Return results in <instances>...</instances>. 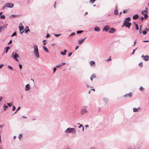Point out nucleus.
<instances>
[{"label": "nucleus", "instance_id": "63", "mask_svg": "<svg viewBox=\"0 0 149 149\" xmlns=\"http://www.w3.org/2000/svg\"><path fill=\"white\" fill-rule=\"evenodd\" d=\"M2 99V98L1 97H0V101H1Z\"/></svg>", "mask_w": 149, "mask_h": 149}, {"label": "nucleus", "instance_id": "45", "mask_svg": "<svg viewBox=\"0 0 149 149\" xmlns=\"http://www.w3.org/2000/svg\"><path fill=\"white\" fill-rule=\"evenodd\" d=\"M127 11H128V10H124L123 11V13H126L127 12Z\"/></svg>", "mask_w": 149, "mask_h": 149}, {"label": "nucleus", "instance_id": "47", "mask_svg": "<svg viewBox=\"0 0 149 149\" xmlns=\"http://www.w3.org/2000/svg\"><path fill=\"white\" fill-rule=\"evenodd\" d=\"M30 31V30L29 29H28L26 30L25 31V33H27L28 31Z\"/></svg>", "mask_w": 149, "mask_h": 149}, {"label": "nucleus", "instance_id": "28", "mask_svg": "<svg viewBox=\"0 0 149 149\" xmlns=\"http://www.w3.org/2000/svg\"><path fill=\"white\" fill-rule=\"evenodd\" d=\"M9 49H10L9 47L8 46V47H7L6 48V53H7L8 52V50Z\"/></svg>", "mask_w": 149, "mask_h": 149}, {"label": "nucleus", "instance_id": "41", "mask_svg": "<svg viewBox=\"0 0 149 149\" xmlns=\"http://www.w3.org/2000/svg\"><path fill=\"white\" fill-rule=\"evenodd\" d=\"M62 66V64H60L58 65H56V68H58V67L61 66Z\"/></svg>", "mask_w": 149, "mask_h": 149}, {"label": "nucleus", "instance_id": "4", "mask_svg": "<svg viewBox=\"0 0 149 149\" xmlns=\"http://www.w3.org/2000/svg\"><path fill=\"white\" fill-rule=\"evenodd\" d=\"M131 24L130 22H128L127 21L124 20L123 21V25H122V27H123L124 26H125L126 27L129 28L131 26Z\"/></svg>", "mask_w": 149, "mask_h": 149}, {"label": "nucleus", "instance_id": "19", "mask_svg": "<svg viewBox=\"0 0 149 149\" xmlns=\"http://www.w3.org/2000/svg\"><path fill=\"white\" fill-rule=\"evenodd\" d=\"M67 51V50H66L65 49L64 50L63 52H61V53L62 55H64L66 54V52Z\"/></svg>", "mask_w": 149, "mask_h": 149}, {"label": "nucleus", "instance_id": "12", "mask_svg": "<svg viewBox=\"0 0 149 149\" xmlns=\"http://www.w3.org/2000/svg\"><path fill=\"white\" fill-rule=\"evenodd\" d=\"M19 29L20 30V34H22L24 31H22V32H21V31L22 30L24 29V27L23 26H19Z\"/></svg>", "mask_w": 149, "mask_h": 149}, {"label": "nucleus", "instance_id": "37", "mask_svg": "<svg viewBox=\"0 0 149 149\" xmlns=\"http://www.w3.org/2000/svg\"><path fill=\"white\" fill-rule=\"evenodd\" d=\"M22 134H19V135L18 136V138L19 139H20V138L22 137Z\"/></svg>", "mask_w": 149, "mask_h": 149}, {"label": "nucleus", "instance_id": "24", "mask_svg": "<svg viewBox=\"0 0 149 149\" xmlns=\"http://www.w3.org/2000/svg\"><path fill=\"white\" fill-rule=\"evenodd\" d=\"M3 107L4 108V110H6V109L8 107V106L5 104L3 105Z\"/></svg>", "mask_w": 149, "mask_h": 149}, {"label": "nucleus", "instance_id": "30", "mask_svg": "<svg viewBox=\"0 0 149 149\" xmlns=\"http://www.w3.org/2000/svg\"><path fill=\"white\" fill-rule=\"evenodd\" d=\"M54 35L55 36H56L57 37L61 35V34H54Z\"/></svg>", "mask_w": 149, "mask_h": 149}, {"label": "nucleus", "instance_id": "51", "mask_svg": "<svg viewBox=\"0 0 149 149\" xmlns=\"http://www.w3.org/2000/svg\"><path fill=\"white\" fill-rule=\"evenodd\" d=\"M83 125L82 124H80V126H79L78 128H79L81 127H83Z\"/></svg>", "mask_w": 149, "mask_h": 149}, {"label": "nucleus", "instance_id": "31", "mask_svg": "<svg viewBox=\"0 0 149 149\" xmlns=\"http://www.w3.org/2000/svg\"><path fill=\"white\" fill-rule=\"evenodd\" d=\"M5 16L4 15H2L1 16L0 18L2 19H4L5 18Z\"/></svg>", "mask_w": 149, "mask_h": 149}, {"label": "nucleus", "instance_id": "58", "mask_svg": "<svg viewBox=\"0 0 149 149\" xmlns=\"http://www.w3.org/2000/svg\"><path fill=\"white\" fill-rule=\"evenodd\" d=\"M149 42V41L148 40H145L143 41V42Z\"/></svg>", "mask_w": 149, "mask_h": 149}, {"label": "nucleus", "instance_id": "38", "mask_svg": "<svg viewBox=\"0 0 149 149\" xmlns=\"http://www.w3.org/2000/svg\"><path fill=\"white\" fill-rule=\"evenodd\" d=\"M7 104L9 107H11L12 105V104L11 103H7Z\"/></svg>", "mask_w": 149, "mask_h": 149}, {"label": "nucleus", "instance_id": "13", "mask_svg": "<svg viewBox=\"0 0 149 149\" xmlns=\"http://www.w3.org/2000/svg\"><path fill=\"white\" fill-rule=\"evenodd\" d=\"M124 97H132V93H130L128 94H125L124 95Z\"/></svg>", "mask_w": 149, "mask_h": 149}, {"label": "nucleus", "instance_id": "5", "mask_svg": "<svg viewBox=\"0 0 149 149\" xmlns=\"http://www.w3.org/2000/svg\"><path fill=\"white\" fill-rule=\"evenodd\" d=\"M14 5L11 3H7L6 4V6L7 8H11L14 6Z\"/></svg>", "mask_w": 149, "mask_h": 149}, {"label": "nucleus", "instance_id": "43", "mask_svg": "<svg viewBox=\"0 0 149 149\" xmlns=\"http://www.w3.org/2000/svg\"><path fill=\"white\" fill-rule=\"evenodd\" d=\"M19 65L20 69H22V65L20 64H19Z\"/></svg>", "mask_w": 149, "mask_h": 149}, {"label": "nucleus", "instance_id": "56", "mask_svg": "<svg viewBox=\"0 0 149 149\" xmlns=\"http://www.w3.org/2000/svg\"><path fill=\"white\" fill-rule=\"evenodd\" d=\"M3 64H2L0 65V68H2V67L3 66Z\"/></svg>", "mask_w": 149, "mask_h": 149}, {"label": "nucleus", "instance_id": "16", "mask_svg": "<svg viewBox=\"0 0 149 149\" xmlns=\"http://www.w3.org/2000/svg\"><path fill=\"white\" fill-rule=\"evenodd\" d=\"M94 30L95 31H97V32L99 31L100 30V28L98 26H97L95 27V28L94 29Z\"/></svg>", "mask_w": 149, "mask_h": 149}, {"label": "nucleus", "instance_id": "22", "mask_svg": "<svg viewBox=\"0 0 149 149\" xmlns=\"http://www.w3.org/2000/svg\"><path fill=\"white\" fill-rule=\"evenodd\" d=\"M134 23L135 24V26H136V30H139V26H138V25H137V24H136L135 22H134Z\"/></svg>", "mask_w": 149, "mask_h": 149}, {"label": "nucleus", "instance_id": "18", "mask_svg": "<svg viewBox=\"0 0 149 149\" xmlns=\"http://www.w3.org/2000/svg\"><path fill=\"white\" fill-rule=\"evenodd\" d=\"M139 17L138 15H135L133 16V19H136Z\"/></svg>", "mask_w": 149, "mask_h": 149}, {"label": "nucleus", "instance_id": "62", "mask_svg": "<svg viewBox=\"0 0 149 149\" xmlns=\"http://www.w3.org/2000/svg\"><path fill=\"white\" fill-rule=\"evenodd\" d=\"M79 47V46L78 45L76 47V48H75V50H76Z\"/></svg>", "mask_w": 149, "mask_h": 149}, {"label": "nucleus", "instance_id": "49", "mask_svg": "<svg viewBox=\"0 0 149 149\" xmlns=\"http://www.w3.org/2000/svg\"><path fill=\"white\" fill-rule=\"evenodd\" d=\"M143 88L142 87V86H140V87L139 88V89L141 90V91H142L143 90Z\"/></svg>", "mask_w": 149, "mask_h": 149}, {"label": "nucleus", "instance_id": "15", "mask_svg": "<svg viewBox=\"0 0 149 149\" xmlns=\"http://www.w3.org/2000/svg\"><path fill=\"white\" fill-rule=\"evenodd\" d=\"M114 14L115 15H117L118 14V12L117 9V6H116L115 7V8L114 11Z\"/></svg>", "mask_w": 149, "mask_h": 149}, {"label": "nucleus", "instance_id": "7", "mask_svg": "<svg viewBox=\"0 0 149 149\" xmlns=\"http://www.w3.org/2000/svg\"><path fill=\"white\" fill-rule=\"evenodd\" d=\"M88 112V111L86 109H82L81 111V114L82 115H84L86 113H87Z\"/></svg>", "mask_w": 149, "mask_h": 149}, {"label": "nucleus", "instance_id": "8", "mask_svg": "<svg viewBox=\"0 0 149 149\" xmlns=\"http://www.w3.org/2000/svg\"><path fill=\"white\" fill-rule=\"evenodd\" d=\"M86 37L85 38H84L81 40H78V43L79 45H81L84 41L86 39Z\"/></svg>", "mask_w": 149, "mask_h": 149}, {"label": "nucleus", "instance_id": "64", "mask_svg": "<svg viewBox=\"0 0 149 149\" xmlns=\"http://www.w3.org/2000/svg\"><path fill=\"white\" fill-rule=\"evenodd\" d=\"M6 4L5 5V6H4L3 7V9H5V8H6Z\"/></svg>", "mask_w": 149, "mask_h": 149}, {"label": "nucleus", "instance_id": "46", "mask_svg": "<svg viewBox=\"0 0 149 149\" xmlns=\"http://www.w3.org/2000/svg\"><path fill=\"white\" fill-rule=\"evenodd\" d=\"M56 67L55 68H53V72L54 73L55 71H56Z\"/></svg>", "mask_w": 149, "mask_h": 149}, {"label": "nucleus", "instance_id": "57", "mask_svg": "<svg viewBox=\"0 0 149 149\" xmlns=\"http://www.w3.org/2000/svg\"><path fill=\"white\" fill-rule=\"evenodd\" d=\"M141 19L142 20V21H143V20L144 19V17H141Z\"/></svg>", "mask_w": 149, "mask_h": 149}, {"label": "nucleus", "instance_id": "17", "mask_svg": "<svg viewBox=\"0 0 149 149\" xmlns=\"http://www.w3.org/2000/svg\"><path fill=\"white\" fill-rule=\"evenodd\" d=\"M43 49L46 52L48 53L49 50L45 46H43Z\"/></svg>", "mask_w": 149, "mask_h": 149}, {"label": "nucleus", "instance_id": "10", "mask_svg": "<svg viewBox=\"0 0 149 149\" xmlns=\"http://www.w3.org/2000/svg\"><path fill=\"white\" fill-rule=\"evenodd\" d=\"M115 31L116 30L114 28H111L109 29V33H114Z\"/></svg>", "mask_w": 149, "mask_h": 149}, {"label": "nucleus", "instance_id": "52", "mask_svg": "<svg viewBox=\"0 0 149 149\" xmlns=\"http://www.w3.org/2000/svg\"><path fill=\"white\" fill-rule=\"evenodd\" d=\"M72 54V52H70V53L69 54H68V57H70V56H71V55Z\"/></svg>", "mask_w": 149, "mask_h": 149}, {"label": "nucleus", "instance_id": "59", "mask_svg": "<svg viewBox=\"0 0 149 149\" xmlns=\"http://www.w3.org/2000/svg\"><path fill=\"white\" fill-rule=\"evenodd\" d=\"M12 42V40H10L9 42V43L8 44V45L10 43H11Z\"/></svg>", "mask_w": 149, "mask_h": 149}, {"label": "nucleus", "instance_id": "35", "mask_svg": "<svg viewBox=\"0 0 149 149\" xmlns=\"http://www.w3.org/2000/svg\"><path fill=\"white\" fill-rule=\"evenodd\" d=\"M141 25L140 26L139 28V32L140 33H141Z\"/></svg>", "mask_w": 149, "mask_h": 149}, {"label": "nucleus", "instance_id": "53", "mask_svg": "<svg viewBox=\"0 0 149 149\" xmlns=\"http://www.w3.org/2000/svg\"><path fill=\"white\" fill-rule=\"evenodd\" d=\"M136 40H135L134 42V44L132 45L133 46H134L136 44Z\"/></svg>", "mask_w": 149, "mask_h": 149}, {"label": "nucleus", "instance_id": "32", "mask_svg": "<svg viewBox=\"0 0 149 149\" xmlns=\"http://www.w3.org/2000/svg\"><path fill=\"white\" fill-rule=\"evenodd\" d=\"M142 33L144 35H146L147 33V32L144 30L143 31Z\"/></svg>", "mask_w": 149, "mask_h": 149}, {"label": "nucleus", "instance_id": "25", "mask_svg": "<svg viewBox=\"0 0 149 149\" xmlns=\"http://www.w3.org/2000/svg\"><path fill=\"white\" fill-rule=\"evenodd\" d=\"M17 35V33H16V32H14L12 34V35L11 36V37H13L14 36H16Z\"/></svg>", "mask_w": 149, "mask_h": 149}, {"label": "nucleus", "instance_id": "3", "mask_svg": "<svg viewBox=\"0 0 149 149\" xmlns=\"http://www.w3.org/2000/svg\"><path fill=\"white\" fill-rule=\"evenodd\" d=\"M11 57L15 59L17 61L19 62V60L17 59V58L19 57V55L16 53L13 52L11 54Z\"/></svg>", "mask_w": 149, "mask_h": 149}, {"label": "nucleus", "instance_id": "26", "mask_svg": "<svg viewBox=\"0 0 149 149\" xmlns=\"http://www.w3.org/2000/svg\"><path fill=\"white\" fill-rule=\"evenodd\" d=\"M17 17V15H12L10 16V18H13V17Z\"/></svg>", "mask_w": 149, "mask_h": 149}, {"label": "nucleus", "instance_id": "1", "mask_svg": "<svg viewBox=\"0 0 149 149\" xmlns=\"http://www.w3.org/2000/svg\"><path fill=\"white\" fill-rule=\"evenodd\" d=\"M34 48L33 52L35 56L37 58L40 57V56L38 52V46L37 45H35L33 46Z\"/></svg>", "mask_w": 149, "mask_h": 149}, {"label": "nucleus", "instance_id": "55", "mask_svg": "<svg viewBox=\"0 0 149 149\" xmlns=\"http://www.w3.org/2000/svg\"><path fill=\"white\" fill-rule=\"evenodd\" d=\"M20 109V107H18L17 109V111Z\"/></svg>", "mask_w": 149, "mask_h": 149}, {"label": "nucleus", "instance_id": "60", "mask_svg": "<svg viewBox=\"0 0 149 149\" xmlns=\"http://www.w3.org/2000/svg\"><path fill=\"white\" fill-rule=\"evenodd\" d=\"M89 127V125H86L85 126V127L86 128H87V127Z\"/></svg>", "mask_w": 149, "mask_h": 149}, {"label": "nucleus", "instance_id": "44", "mask_svg": "<svg viewBox=\"0 0 149 149\" xmlns=\"http://www.w3.org/2000/svg\"><path fill=\"white\" fill-rule=\"evenodd\" d=\"M111 57L110 56L109 58L107 59V60H106V61H108V62H109V61H111Z\"/></svg>", "mask_w": 149, "mask_h": 149}, {"label": "nucleus", "instance_id": "40", "mask_svg": "<svg viewBox=\"0 0 149 149\" xmlns=\"http://www.w3.org/2000/svg\"><path fill=\"white\" fill-rule=\"evenodd\" d=\"M139 65L140 67H142L143 66L142 63L141 62L139 64Z\"/></svg>", "mask_w": 149, "mask_h": 149}, {"label": "nucleus", "instance_id": "29", "mask_svg": "<svg viewBox=\"0 0 149 149\" xmlns=\"http://www.w3.org/2000/svg\"><path fill=\"white\" fill-rule=\"evenodd\" d=\"M8 68L10 70H13V68L10 65H8Z\"/></svg>", "mask_w": 149, "mask_h": 149}, {"label": "nucleus", "instance_id": "9", "mask_svg": "<svg viewBox=\"0 0 149 149\" xmlns=\"http://www.w3.org/2000/svg\"><path fill=\"white\" fill-rule=\"evenodd\" d=\"M109 26L108 25L105 26L104 27L103 31H107L109 30Z\"/></svg>", "mask_w": 149, "mask_h": 149}, {"label": "nucleus", "instance_id": "36", "mask_svg": "<svg viewBox=\"0 0 149 149\" xmlns=\"http://www.w3.org/2000/svg\"><path fill=\"white\" fill-rule=\"evenodd\" d=\"M144 15V17L145 18H147L148 17V15H147V14H146V13L144 15Z\"/></svg>", "mask_w": 149, "mask_h": 149}, {"label": "nucleus", "instance_id": "39", "mask_svg": "<svg viewBox=\"0 0 149 149\" xmlns=\"http://www.w3.org/2000/svg\"><path fill=\"white\" fill-rule=\"evenodd\" d=\"M137 48H136L135 49H133V52H132V53L131 54L132 55V54H134V52L135 51L136 49H137Z\"/></svg>", "mask_w": 149, "mask_h": 149}, {"label": "nucleus", "instance_id": "54", "mask_svg": "<svg viewBox=\"0 0 149 149\" xmlns=\"http://www.w3.org/2000/svg\"><path fill=\"white\" fill-rule=\"evenodd\" d=\"M56 1H55V3H54V8H56Z\"/></svg>", "mask_w": 149, "mask_h": 149}, {"label": "nucleus", "instance_id": "14", "mask_svg": "<svg viewBox=\"0 0 149 149\" xmlns=\"http://www.w3.org/2000/svg\"><path fill=\"white\" fill-rule=\"evenodd\" d=\"M30 89V86L29 84H28L26 85L25 90L27 91Z\"/></svg>", "mask_w": 149, "mask_h": 149}, {"label": "nucleus", "instance_id": "50", "mask_svg": "<svg viewBox=\"0 0 149 149\" xmlns=\"http://www.w3.org/2000/svg\"><path fill=\"white\" fill-rule=\"evenodd\" d=\"M103 100L105 102H107L108 101L107 99L106 98L104 99Z\"/></svg>", "mask_w": 149, "mask_h": 149}, {"label": "nucleus", "instance_id": "20", "mask_svg": "<svg viewBox=\"0 0 149 149\" xmlns=\"http://www.w3.org/2000/svg\"><path fill=\"white\" fill-rule=\"evenodd\" d=\"M95 74H93L91 77L90 79L92 81L93 78H95Z\"/></svg>", "mask_w": 149, "mask_h": 149}, {"label": "nucleus", "instance_id": "23", "mask_svg": "<svg viewBox=\"0 0 149 149\" xmlns=\"http://www.w3.org/2000/svg\"><path fill=\"white\" fill-rule=\"evenodd\" d=\"M139 108H133V111L134 112H136L137 111L138 109Z\"/></svg>", "mask_w": 149, "mask_h": 149}, {"label": "nucleus", "instance_id": "6", "mask_svg": "<svg viewBox=\"0 0 149 149\" xmlns=\"http://www.w3.org/2000/svg\"><path fill=\"white\" fill-rule=\"evenodd\" d=\"M141 57L143 58V60L145 61H147L149 60V56L148 55L145 56L142 55Z\"/></svg>", "mask_w": 149, "mask_h": 149}, {"label": "nucleus", "instance_id": "11", "mask_svg": "<svg viewBox=\"0 0 149 149\" xmlns=\"http://www.w3.org/2000/svg\"><path fill=\"white\" fill-rule=\"evenodd\" d=\"M145 8L146 10H143L141 12V14L143 15H144L146 13L147 14V13H148V12H147V10L148 9L147 8Z\"/></svg>", "mask_w": 149, "mask_h": 149}, {"label": "nucleus", "instance_id": "34", "mask_svg": "<svg viewBox=\"0 0 149 149\" xmlns=\"http://www.w3.org/2000/svg\"><path fill=\"white\" fill-rule=\"evenodd\" d=\"M15 109H16L14 105H13V109H12V111H14V110H15Z\"/></svg>", "mask_w": 149, "mask_h": 149}, {"label": "nucleus", "instance_id": "61", "mask_svg": "<svg viewBox=\"0 0 149 149\" xmlns=\"http://www.w3.org/2000/svg\"><path fill=\"white\" fill-rule=\"evenodd\" d=\"M145 30V31L146 30V31H149V29L148 28H146Z\"/></svg>", "mask_w": 149, "mask_h": 149}, {"label": "nucleus", "instance_id": "27", "mask_svg": "<svg viewBox=\"0 0 149 149\" xmlns=\"http://www.w3.org/2000/svg\"><path fill=\"white\" fill-rule=\"evenodd\" d=\"M83 32V31H77L76 32L77 33L79 34V33H82Z\"/></svg>", "mask_w": 149, "mask_h": 149}, {"label": "nucleus", "instance_id": "48", "mask_svg": "<svg viewBox=\"0 0 149 149\" xmlns=\"http://www.w3.org/2000/svg\"><path fill=\"white\" fill-rule=\"evenodd\" d=\"M75 34V33L74 32H73L72 33L70 36H73Z\"/></svg>", "mask_w": 149, "mask_h": 149}, {"label": "nucleus", "instance_id": "21", "mask_svg": "<svg viewBox=\"0 0 149 149\" xmlns=\"http://www.w3.org/2000/svg\"><path fill=\"white\" fill-rule=\"evenodd\" d=\"M95 62L93 61H91L90 62V64L91 66H92L93 65L95 64Z\"/></svg>", "mask_w": 149, "mask_h": 149}, {"label": "nucleus", "instance_id": "33", "mask_svg": "<svg viewBox=\"0 0 149 149\" xmlns=\"http://www.w3.org/2000/svg\"><path fill=\"white\" fill-rule=\"evenodd\" d=\"M126 21L128 20V21H130L131 20V19L130 17H128L127 18L125 19Z\"/></svg>", "mask_w": 149, "mask_h": 149}, {"label": "nucleus", "instance_id": "2", "mask_svg": "<svg viewBox=\"0 0 149 149\" xmlns=\"http://www.w3.org/2000/svg\"><path fill=\"white\" fill-rule=\"evenodd\" d=\"M65 132L67 133H75L76 132V130L74 128L69 127L65 130Z\"/></svg>", "mask_w": 149, "mask_h": 149}, {"label": "nucleus", "instance_id": "42", "mask_svg": "<svg viewBox=\"0 0 149 149\" xmlns=\"http://www.w3.org/2000/svg\"><path fill=\"white\" fill-rule=\"evenodd\" d=\"M50 36V34H49L47 33L46 36V38H49Z\"/></svg>", "mask_w": 149, "mask_h": 149}]
</instances>
